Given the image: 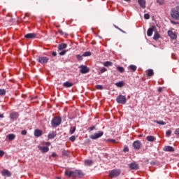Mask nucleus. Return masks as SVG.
Returning <instances> with one entry per match:
<instances>
[{
  "label": "nucleus",
  "instance_id": "f257e3e1",
  "mask_svg": "<svg viewBox=\"0 0 179 179\" xmlns=\"http://www.w3.org/2000/svg\"><path fill=\"white\" fill-rule=\"evenodd\" d=\"M65 176H67L69 178L73 177V178H76L78 177H83V172L81 170H76L71 171H65Z\"/></svg>",
  "mask_w": 179,
  "mask_h": 179
},
{
  "label": "nucleus",
  "instance_id": "f03ea898",
  "mask_svg": "<svg viewBox=\"0 0 179 179\" xmlns=\"http://www.w3.org/2000/svg\"><path fill=\"white\" fill-rule=\"evenodd\" d=\"M61 122H62V118H61V117H55L51 121L52 127L55 128L56 127L61 125Z\"/></svg>",
  "mask_w": 179,
  "mask_h": 179
},
{
  "label": "nucleus",
  "instance_id": "7ed1b4c3",
  "mask_svg": "<svg viewBox=\"0 0 179 179\" xmlns=\"http://www.w3.org/2000/svg\"><path fill=\"white\" fill-rule=\"evenodd\" d=\"M121 174V170L120 169H113L110 171H109V177L110 178H115L118 177Z\"/></svg>",
  "mask_w": 179,
  "mask_h": 179
},
{
  "label": "nucleus",
  "instance_id": "20e7f679",
  "mask_svg": "<svg viewBox=\"0 0 179 179\" xmlns=\"http://www.w3.org/2000/svg\"><path fill=\"white\" fill-rule=\"evenodd\" d=\"M116 101L119 104H125L127 103V96L124 95H118L116 98Z\"/></svg>",
  "mask_w": 179,
  "mask_h": 179
},
{
  "label": "nucleus",
  "instance_id": "39448f33",
  "mask_svg": "<svg viewBox=\"0 0 179 179\" xmlns=\"http://www.w3.org/2000/svg\"><path fill=\"white\" fill-rule=\"evenodd\" d=\"M171 17H173V19H175V20H179L178 10H175L174 8H172L171 11Z\"/></svg>",
  "mask_w": 179,
  "mask_h": 179
},
{
  "label": "nucleus",
  "instance_id": "423d86ee",
  "mask_svg": "<svg viewBox=\"0 0 179 179\" xmlns=\"http://www.w3.org/2000/svg\"><path fill=\"white\" fill-rule=\"evenodd\" d=\"M104 135V132L103 131H99L97 133H95L90 136L91 139H99V138H101Z\"/></svg>",
  "mask_w": 179,
  "mask_h": 179
},
{
  "label": "nucleus",
  "instance_id": "0eeeda50",
  "mask_svg": "<svg viewBox=\"0 0 179 179\" xmlns=\"http://www.w3.org/2000/svg\"><path fill=\"white\" fill-rule=\"evenodd\" d=\"M80 71V72L81 73H83V74H86V73H89V72H90V69H89V67L85 66V65H81L79 66Z\"/></svg>",
  "mask_w": 179,
  "mask_h": 179
},
{
  "label": "nucleus",
  "instance_id": "6e6552de",
  "mask_svg": "<svg viewBox=\"0 0 179 179\" xmlns=\"http://www.w3.org/2000/svg\"><path fill=\"white\" fill-rule=\"evenodd\" d=\"M38 62H39L40 64H47V62H48V61H50V59L47 57H39L37 59Z\"/></svg>",
  "mask_w": 179,
  "mask_h": 179
},
{
  "label": "nucleus",
  "instance_id": "1a4fd4ad",
  "mask_svg": "<svg viewBox=\"0 0 179 179\" xmlns=\"http://www.w3.org/2000/svg\"><path fill=\"white\" fill-rule=\"evenodd\" d=\"M142 145V143H141L140 141H135L133 143V147L134 148V149L136 150H139V149H141V146Z\"/></svg>",
  "mask_w": 179,
  "mask_h": 179
},
{
  "label": "nucleus",
  "instance_id": "9d476101",
  "mask_svg": "<svg viewBox=\"0 0 179 179\" xmlns=\"http://www.w3.org/2000/svg\"><path fill=\"white\" fill-rule=\"evenodd\" d=\"M156 27L152 26V27L149 28L147 31V36L148 37H152V35L153 34V31H156Z\"/></svg>",
  "mask_w": 179,
  "mask_h": 179
},
{
  "label": "nucleus",
  "instance_id": "9b49d317",
  "mask_svg": "<svg viewBox=\"0 0 179 179\" xmlns=\"http://www.w3.org/2000/svg\"><path fill=\"white\" fill-rule=\"evenodd\" d=\"M25 38L33 40L34 38H36L37 37V34L36 33H29L26 35H24Z\"/></svg>",
  "mask_w": 179,
  "mask_h": 179
},
{
  "label": "nucleus",
  "instance_id": "f8f14e48",
  "mask_svg": "<svg viewBox=\"0 0 179 179\" xmlns=\"http://www.w3.org/2000/svg\"><path fill=\"white\" fill-rule=\"evenodd\" d=\"M38 149H39V150H41V152L42 153H47V152H48L50 150V148H48V146H38Z\"/></svg>",
  "mask_w": 179,
  "mask_h": 179
},
{
  "label": "nucleus",
  "instance_id": "ddd939ff",
  "mask_svg": "<svg viewBox=\"0 0 179 179\" xmlns=\"http://www.w3.org/2000/svg\"><path fill=\"white\" fill-rule=\"evenodd\" d=\"M1 175L3 176V177H10V176H12V173L8 169H3L1 171Z\"/></svg>",
  "mask_w": 179,
  "mask_h": 179
},
{
  "label": "nucleus",
  "instance_id": "4468645a",
  "mask_svg": "<svg viewBox=\"0 0 179 179\" xmlns=\"http://www.w3.org/2000/svg\"><path fill=\"white\" fill-rule=\"evenodd\" d=\"M19 117V113H17V112H13L12 113L10 114V120H17Z\"/></svg>",
  "mask_w": 179,
  "mask_h": 179
},
{
  "label": "nucleus",
  "instance_id": "2eb2a0df",
  "mask_svg": "<svg viewBox=\"0 0 179 179\" xmlns=\"http://www.w3.org/2000/svg\"><path fill=\"white\" fill-rule=\"evenodd\" d=\"M41 135H43V131L38 129L34 130V136H36V138H39Z\"/></svg>",
  "mask_w": 179,
  "mask_h": 179
},
{
  "label": "nucleus",
  "instance_id": "dca6fc26",
  "mask_svg": "<svg viewBox=\"0 0 179 179\" xmlns=\"http://www.w3.org/2000/svg\"><path fill=\"white\" fill-rule=\"evenodd\" d=\"M168 36L171 37L172 40H176L177 38V35L174 34L172 31H168Z\"/></svg>",
  "mask_w": 179,
  "mask_h": 179
},
{
  "label": "nucleus",
  "instance_id": "f3484780",
  "mask_svg": "<svg viewBox=\"0 0 179 179\" xmlns=\"http://www.w3.org/2000/svg\"><path fill=\"white\" fill-rule=\"evenodd\" d=\"M163 150L164 152H174V148H173L172 146L168 145V146H165L163 148Z\"/></svg>",
  "mask_w": 179,
  "mask_h": 179
},
{
  "label": "nucleus",
  "instance_id": "a211bd4d",
  "mask_svg": "<svg viewBox=\"0 0 179 179\" xmlns=\"http://www.w3.org/2000/svg\"><path fill=\"white\" fill-rule=\"evenodd\" d=\"M129 168L131 170H138L139 169V166L136 163H131L129 164Z\"/></svg>",
  "mask_w": 179,
  "mask_h": 179
},
{
  "label": "nucleus",
  "instance_id": "6ab92c4d",
  "mask_svg": "<svg viewBox=\"0 0 179 179\" xmlns=\"http://www.w3.org/2000/svg\"><path fill=\"white\" fill-rule=\"evenodd\" d=\"M138 3L141 8L145 9L146 8V1L145 0H138Z\"/></svg>",
  "mask_w": 179,
  "mask_h": 179
},
{
  "label": "nucleus",
  "instance_id": "aec40b11",
  "mask_svg": "<svg viewBox=\"0 0 179 179\" xmlns=\"http://www.w3.org/2000/svg\"><path fill=\"white\" fill-rule=\"evenodd\" d=\"M159 38H160V34H159V32L157 30L155 31L153 40H155V41H157V40H159Z\"/></svg>",
  "mask_w": 179,
  "mask_h": 179
},
{
  "label": "nucleus",
  "instance_id": "412c9836",
  "mask_svg": "<svg viewBox=\"0 0 179 179\" xmlns=\"http://www.w3.org/2000/svg\"><path fill=\"white\" fill-rule=\"evenodd\" d=\"M66 47H68V45L66 43H62L58 46V50L62 51V50H65Z\"/></svg>",
  "mask_w": 179,
  "mask_h": 179
},
{
  "label": "nucleus",
  "instance_id": "4be33fe9",
  "mask_svg": "<svg viewBox=\"0 0 179 179\" xmlns=\"http://www.w3.org/2000/svg\"><path fill=\"white\" fill-rule=\"evenodd\" d=\"M63 86L64 87H72V86H73V83L67 81L63 83Z\"/></svg>",
  "mask_w": 179,
  "mask_h": 179
},
{
  "label": "nucleus",
  "instance_id": "5701e85b",
  "mask_svg": "<svg viewBox=\"0 0 179 179\" xmlns=\"http://www.w3.org/2000/svg\"><path fill=\"white\" fill-rule=\"evenodd\" d=\"M146 139L148 142H155V141H156V138L153 136H148Z\"/></svg>",
  "mask_w": 179,
  "mask_h": 179
},
{
  "label": "nucleus",
  "instance_id": "b1692460",
  "mask_svg": "<svg viewBox=\"0 0 179 179\" xmlns=\"http://www.w3.org/2000/svg\"><path fill=\"white\" fill-rule=\"evenodd\" d=\"M55 136H57V134L54 131H52L51 133H50L48 135V139H54V138H55Z\"/></svg>",
  "mask_w": 179,
  "mask_h": 179
},
{
  "label": "nucleus",
  "instance_id": "393cba45",
  "mask_svg": "<svg viewBox=\"0 0 179 179\" xmlns=\"http://www.w3.org/2000/svg\"><path fill=\"white\" fill-rule=\"evenodd\" d=\"M128 69H130V71L135 72V71H136V69H138V67L134 64H131L128 66Z\"/></svg>",
  "mask_w": 179,
  "mask_h": 179
},
{
  "label": "nucleus",
  "instance_id": "a878e982",
  "mask_svg": "<svg viewBox=\"0 0 179 179\" xmlns=\"http://www.w3.org/2000/svg\"><path fill=\"white\" fill-rule=\"evenodd\" d=\"M146 73L148 76H153V75H155V72L153 71V69L147 70Z\"/></svg>",
  "mask_w": 179,
  "mask_h": 179
},
{
  "label": "nucleus",
  "instance_id": "bb28decb",
  "mask_svg": "<svg viewBox=\"0 0 179 179\" xmlns=\"http://www.w3.org/2000/svg\"><path fill=\"white\" fill-rule=\"evenodd\" d=\"M7 138L9 139V141H13V139L16 138V135H15L14 134H10L7 135Z\"/></svg>",
  "mask_w": 179,
  "mask_h": 179
},
{
  "label": "nucleus",
  "instance_id": "cd10ccee",
  "mask_svg": "<svg viewBox=\"0 0 179 179\" xmlns=\"http://www.w3.org/2000/svg\"><path fill=\"white\" fill-rule=\"evenodd\" d=\"M117 71H119L120 72V73H124V72H125V69H124V67H122V66H118L117 67Z\"/></svg>",
  "mask_w": 179,
  "mask_h": 179
},
{
  "label": "nucleus",
  "instance_id": "c85d7f7f",
  "mask_svg": "<svg viewBox=\"0 0 179 179\" xmlns=\"http://www.w3.org/2000/svg\"><path fill=\"white\" fill-rule=\"evenodd\" d=\"M154 122L159 124V125H166V122L163 120H155Z\"/></svg>",
  "mask_w": 179,
  "mask_h": 179
},
{
  "label": "nucleus",
  "instance_id": "c756f323",
  "mask_svg": "<svg viewBox=\"0 0 179 179\" xmlns=\"http://www.w3.org/2000/svg\"><path fill=\"white\" fill-rule=\"evenodd\" d=\"M75 131H76V127H72L70 128V134L71 135H73L75 134Z\"/></svg>",
  "mask_w": 179,
  "mask_h": 179
},
{
  "label": "nucleus",
  "instance_id": "7c9ffc66",
  "mask_svg": "<svg viewBox=\"0 0 179 179\" xmlns=\"http://www.w3.org/2000/svg\"><path fill=\"white\" fill-rule=\"evenodd\" d=\"M104 66H113V62H105L103 64Z\"/></svg>",
  "mask_w": 179,
  "mask_h": 179
},
{
  "label": "nucleus",
  "instance_id": "2f4dec72",
  "mask_svg": "<svg viewBox=\"0 0 179 179\" xmlns=\"http://www.w3.org/2000/svg\"><path fill=\"white\" fill-rule=\"evenodd\" d=\"M85 166H92V164H93V161H92V160H86L85 162Z\"/></svg>",
  "mask_w": 179,
  "mask_h": 179
},
{
  "label": "nucleus",
  "instance_id": "473e14b6",
  "mask_svg": "<svg viewBox=\"0 0 179 179\" xmlns=\"http://www.w3.org/2000/svg\"><path fill=\"white\" fill-rule=\"evenodd\" d=\"M115 85L117 86V87H122L124 86V82L120 81L115 83Z\"/></svg>",
  "mask_w": 179,
  "mask_h": 179
},
{
  "label": "nucleus",
  "instance_id": "72a5a7b5",
  "mask_svg": "<svg viewBox=\"0 0 179 179\" xmlns=\"http://www.w3.org/2000/svg\"><path fill=\"white\" fill-rule=\"evenodd\" d=\"M90 55H92V52H85L83 55V57H90Z\"/></svg>",
  "mask_w": 179,
  "mask_h": 179
},
{
  "label": "nucleus",
  "instance_id": "f704fd0d",
  "mask_svg": "<svg viewBox=\"0 0 179 179\" xmlns=\"http://www.w3.org/2000/svg\"><path fill=\"white\" fill-rule=\"evenodd\" d=\"M6 94V91L5 90H0V96H5Z\"/></svg>",
  "mask_w": 179,
  "mask_h": 179
},
{
  "label": "nucleus",
  "instance_id": "c9c22d12",
  "mask_svg": "<svg viewBox=\"0 0 179 179\" xmlns=\"http://www.w3.org/2000/svg\"><path fill=\"white\" fill-rule=\"evenodd\" d=\"M157 3H159V5H164V0H157Z\"/></svg>",
  "mask_w": 179,
  "mask_h": 179
},
{
  "label": "nucleus",
  "instance_id": "e433bc0d",
  "mask_svg": "<svg viewBox=\"0 0 179 179\" xmlns=\"http://www.w3.org/2000/svg\"><path fill=\"white\" fill-rule=\"evenodd\" d=\"M69 141L71 142H75V141H76V137L75 136H72L69 138Z\"/></svg>",
  "mask_w": 179,
  "mask_h": 179
},
{
  "label": "nucleus",
  "instance_id": "4c0bfd02",
  "mask_svg": "<svg viewBox=\"0 0 179 179\" xmlns=\"http://www.w3.org/2000/svg\"><path fill=\"white\" fill-rule=\"evenodd\" d=\"M96 89H97V90H103V85H96Z\"/></svg>",
  "mask_w": 179,
  "mask_h": 179
},
{
  "label": "nucleus",
  "instance_id": "58836bf2",
  "mask_svg": "<svg viewBox=\"0 0 179 179\" xmlns=\"http://www.w3.org/2000/svg\"><path fill=\"white\" fill-rule=\"evenodd\" d=\"M114 27H115V29H117V30H119L122 33H124V34L126 33L124 30H122L121 28L117 27L116 25H114Z\"/></svg>",
  "mask_w": 179,
  "mask_h": 179
},
{
  "label": "nucleus",
  "instance_id": "ea45409f",
  "mask_svg": "<svg viewBox=\"0 0 179 179\" xmlns=\"http://www.w3.org/2000/svg\"><path fill=\"white\" fill-rule=\"evenodd\" d=\"M166 135L167 138H169V136H170V135H171V130L166 131Z\"/></svg>",
  "mask_w": 179,
  "mask_h": 179
},
{
  "label": "nucleus",
  "instance_id": "a19ab883",
  "mask_svg": "<svg viewBox=\"0 0 179 179\" xmlns=\"http://www.w3.org/2000/svg\"><path fill=\"white\" fill-rule=\"evenodd\" d=\"M62 154L63 156H68V151L64 150L62 152Z\"/></svg>",
  "mask_w": 179,
  "mask_h": 179
},
{
  "label": "nucleus",
  "instance_id": "79ce46f5",
  "mask_svg": "<svg viewBox=\"0 0 179 179\" xmlns=\"http://www.w3.org/2000/svg\"><path fill=\"white\" fill-rule=\"evenodd\" d=\"M101 73H104V72H107V69L105 67L102 68L100 71Z\"/></svg>",
  "mask_w": 179,
  "mask_h": 179
},
{
  "label": "nucleus",
  "instance_id": "37998d69",
  "mask_svg": "<svg viewBox=\"0 0 179 179\" xmlns=\"http://www.w3.org/2000/svg\"><path fill=\"white\" fill-rule=\"evenodd\" d=\"M144 18H145L146 20L150 19V15L148 13L145 14L144 15Z\"/></svg>",
  "mask_w": 179,
  "mask_h": 179
},
{
  "label": "nucleus",
  "instance_id": "c03bdc74",
  "mask_svg": "<svg viewBox=\"0 0 179 179\" xmlns=\"http://www.w3.org/2000/svg\"><path fill=\"white\" fill-rule=\"evenodd\" d=\"M174 134L175 135H177L178 136H179V128L175 130Z\"/></svg>",
  "mask_w": 179,
  "mask_h": 179
},
{
  "label": "nucleus",
  "instance_id": "a18cd8bd",
  "mask_svg": "<svg viewBox=\"0 0 179 179\" xmlns=\"http://www.w3.org/2000/svg\"><path fill=\"white\" fill-rule=\"evenodd\" d=\"M123 151L124 152H129V148L127 146H124Z\"/></svg>",
  "mask_w": 179,
  "mask_h": 179
},
{
  "label": "nucleus",
  "instance_id": "49530a36",
  "mask_svg": "<svg viewBox=\"0 0 179 179\" xmlns=\"http://www.w3.org/2000/svg\"><path fill=\"white\" fill-rule=\"evenodd\" d=\"M108 142H112V143H115L116 141L114 139L109 138L107 140Z\"/></svg>",
  "mask_w": 179,
  "mask_h": 179
},
{
  "label": "nucleus",
  "instance_id": "de8ad7c7",
  "mask_svg": "<svg viewBox=\"0 0 179 179\" xmlns=\"http://www.w3.org/2000/svg\"><path fill=\"white\" fill-rule=\"evenodd\" d=\"M66 54V50H63L59 52V55H65Z\"/></svg>",
  "mask_w": 179,
  "mask_h": 179
},
{
  "label": "nucleus",
  "instance_id": "09e8293b",
  "mask_svg": "<svg viewBox=\"0 0 179 179\" xmlns=\"http://www.w3.org/2000/svg\"><path fill=\"white\" fill-rule=\"evenodd\" d=\"M21 134H22V135H27V130H22V131H21Z\"/></svg>",
  "mask_w": 179,
  "mask_h": 179
},
{
  "label": "nucleus",
  "instance_id": "8fccbe9b",
  "mask_svg": "<svg viewBox=\"0 0 179 179\" xmlns=\"http://www.w3.org/2000/svg\"><path fill=\"white\" fill-rule=\"evenodd\" d=\"M58 33L62 36H64V31H62V29H58Z\"/></svg>",
  "mask_w": 179,
  "mask_h": 179
},
{
  "label": "nucleus",
  "instance_id": "3c124183",
  "mask_svg": "<svg viewBox=\"0 0 179 179\" xmlns=\"http://www.w3.org/2000/svg\"><path fill=\"white\" fill-rule=\"evenodd\" d=\"M3 155H5V152H3V150H0V157H2Z\"/></svg>",
  "mask_w": 179,
  "mask_h": 179
},
{
  "label": "nucleus",
  "instance_id": "603ef678",
  "mask_svg": "<svg viewBox=\"0 0 179 179\" xmlns=\"http://www.w3.org/2000/svg\"><path fill=\"white\" fill-rule=\"evenodd\" d=\"M76 58H77L78 59H79V60H82V55H77Z\"/></svg>",
  "mask_w": 179,
  "mask_h": 179
},
{
  "label": "nucleus",
  "instance_id": "864d4df0",
  "mask_svg": "<svg viewBox=\"0 0 179 179\" xmlns=\"http://www.w3.org/2000/svg\"><path fill=\"white\" fill-rule=\"evenodd\" d=\"M43 145H45L46 146H50L51 145V143H50V142H44Z\"/></svg>",
  "mask_w": 179,
  "mask_h": 179
},
{
  "label": "nucleus",
  "instance_id": "5fc2aeb1",
  "mask_svg": "<svg viewBox=\"0 0 179 179\" xmlns=\"http://www.w3.org/2000/svg\"><path fill=\"white\" fill-rule=\"evenodd\" d=\"M94 129H96V127L92 126V127H90V131H94Z\"/></svg>",
  "mask_w": 179,
  "mask_h": 179
},
{
  "label": "nucleus",
  "instance_id": "6e6d98bb",
  "mask_svg": "<svg viewBox=\"0 0 179 179\" xmlns=\"http://www.w3.org/2000/svg\"><path fill=\"white\" fill-rule=\"evenodd\" d=\"M58 155H57V153H55V152H52V157H57Z\"/></svg>",
  "mask_w": 179,
  "mask_h": 179
},
{
  "label": "nucleus",
  "instance_id": "4d7b16f0",
  "mask_svg": "<svg viewBox=\"0 0 179 179\" xmlns=\"http://www.w3.org/2000/svg\"><path fill=\"white\" fill-rule=\"evenodd\" d=\"M171 23H172V24H178V22H176L173 21V20L171 21Z\"/></svg>",
  "mask_w": 179,
  "mask_h": 179
},
{
  "label": "nucleus",
  "instance_id": "13d9d810",
  "mask_svg": "<svg viewBox=\"0 0 179 179\" xmlns=\"http://www.w3.org/2000/svg\"><path fill=\"white\" fill-rule=\"evenodd\" d=\"M52 55L53 57H57V52H52Z\"/></svg>",
  "mask_w": 179,
  "mask_h": 179
},
{
  "label": "nucleus",
  "instance_id": "bf43d9fd",
  "mask_svg": "<svg viewBox=\"0 0 179 179\" xmlns=\"http://www.w3.org/2000/svg\"><path fill=\"white\" fill-rule=\"evenodd\" d=\"M163 91V88L162 87H159V89H158V92L160 93V92H162Z\"/></svg>",
  "mask_w": 179,
  "mask_h": 179
},
{
  "label": "nucleus",
  "instance_id": "052dcab7",
  "mask_svg": "<svg viewBox=\"0 0 179 179\" xmlns=\"http://www.w3.org/2000/svg\"><path fill=\"white\" fill-rule=\"evenodd\" d=\"M0 118H3V114L0 115Z\"/></svg>",
  "mask_w": 179,
  "mask_h": 179
},
{
  "label": "nucleus",
  "instance_id": "680f3d73",
  "mask_svg": "<svg viewBox=\"0 0 179 179\" xmlns=\"http://www.w3.org/2000/svg\"><path fill=\"white\" fill-rule=\"evenodd\" d=\"M126 2H129L131 0H124Z\"/></svg>",
  "mask_w": 179,
  "mask_h": 179
},
{
  "label": "nucleus",
  "instance_id": "e2e57ef3",
  "mask_svg": "<svg viewBox=\"0 0 179 179\" xmlns=\"http://www.w3.org/2000/svg\"><path fill=\"white\" fill-rule=\"evenodd\" d=\"M56 178L57 179H61V177H57Z\"/></svg>",
  "mask_w": 179,
  "mask_h": 179
},
{
  "label": "nucleus",
  "instance_id": "0e129e2a",
  "mask_svg": "<svg viewBox=\"0 0 179 179\" xmlns=\"http://www.w3.org/2000/svg\"><path fill=\"white\" fill-rule=\"evenodd\" d=\"M178 9H179V6H178Z\"/></svg>",
  "mask_w": 179,
  "mask_h": 179
}]
</instances>
